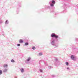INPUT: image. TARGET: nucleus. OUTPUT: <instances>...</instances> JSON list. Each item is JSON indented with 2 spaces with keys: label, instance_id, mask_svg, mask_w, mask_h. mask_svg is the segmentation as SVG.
<instances>
[{
  "label": "nucleus",
  "instance_id": "nucleus-3",
  "mask_svg": "<svg viewBox=\"0 0 78 78\" xmlns=\"http://www.w3.org/2000/svg\"><path fill=\"white\" fill-rule=\"evenodd\" d=\"M71 58L73 60H74V57L73 56V55H71Z\"/></svg>",
  "mask_w": 78,
  "mask_h": 78
},
{
  "label": "nucleus",
  "instance_id": "nucleus-6",
  "mask_svg": "<svg viewBox=\"0 0 78 78\" xmlns=\"http://www.w3.org/2000/svg\"><path fill=\"white\" fill-rule=\"evenodd\" d=\"M21 72H24V69L23 68L21 69Z\"/></svg>",
  "mask_w": 78,
  "mask_h": 78
},
{
  "label": "nucleus",
  "instance_id": "nucleus-2",
  "mask_svg": "<svg viewBox=\"0 0 78 78\" xmlns=\"http://www.w3.org/2000/svg\"><path fill=\"white\" fill-rule=\"evenodd\" d=\"M23 40L22 39H20L19 40V42L20 43H23Z\"/></svg>",
  "mask_w": 78,
  "mask_h": 78
},
{
  "label": "nucleus",
  "instance_id": "nucleus-1",
  "mask_svg": "<svg viewBox=\"0 0 78 78\" xmlns=\"http://www.w3.org/2000/svg\"><path fill=\"white\" fill-rule=\"evenodd\" d=\"M51 37H54L55 38H58V35H56L55 34H52L51 35Z\"/></svg>",
  "mask_w": 78,
  "mask_h": 78
},
{
  "label": "nucleus",
  "instance_id": "nucleus-11",
  "mask_svg": "<svg viewBox=\"0 0 78 78\" xmlns=\"http://www.w3.org/2000/svg\"><path fill=\"white\" fill-rule=\"evenodd\" d=\"M30 59H31V58H28L27 60V61H30Z\"/></svg>",
  "mask_w": 78,
  "mask_h": 78
},
{
  "label": "nucleus",
  "instance_id": "nucleus-10",
  "mask_svg": "<svg viewBox=\"0 0 78 78\" xmlns=\"http://www.w3.org/2000/svg\"><path fill=\"white\" fill-rule=\"evenodd\" d=\"M5 23L6 24H8V21L6 20L5 21Z\"/></svg>",
  "mask_w": 78,
  "mask_h": 78
},
{
  "label": "nucleus",
  "instance_id": "nucleus-7",
  "mask_svg": "<svg viewBox=\"0 0 78 78\" xmlns=\"http://www.w3.org/2000/svg\"><path fill=\"white\" fill-rule=\"evenodd\" d=\"M52 3H53V4H55V1L54 0H53L52 1Z\"/></svg>",
  "mask_w": 78,
  "mask_h": 78
},
{
  "label": "nucleus",
  "instance_id": "nucleus-18",
  "mask_svg": "<svg viewBox=\"0 0 78 78\" xmlns=\"http://www.w3.org/2000/svg\"><path fill=\"white\" fill-rule=\"evenodd\" d=\"M40 72H42V70L40 69Z\"/></svg>",
  "mask_w": 78,
  "mask_h": 78
},
{
  "label": "nucleus",
  "instance_id": "nucleus-9",
  "mask_svg": "<svg viewBox=\"0 0 78 78\" xmlns=\"http://www.w3.org/2000/svg\"><path fill=\"white\" fill-rule=\"evenodd\" d=\"M66 66H69V63L67 62H66Z\"/></svg>",
  "mask_w": 78,
  "mask_h": 78
},
{
  "label": "nucleus",
  "instance_id": "nucleus-17",
  "mask_svg": "<svg viewBox=\"0 0 78 78\" xmlns=\"http://www.w3.org/2000/svg\"><path fill=\"white\" fill-rule=\"evenodd\" d=\"M20 44H17V46H20Z\"/></svg>",
  "mask_w": 78,
  "mask_h": 78
},
{
  "label": "nucleus",
  "instance_id": "nucleus-4",
  "mask_svg": "<svg viewBox=\"0 0 78 78\" xmlns=\"http://www.w3.org/2000/svg\"><path fill=\"white\" fill-rule=\"evenodd\" d=\"M4 67H8V65L7 64H5L4 65Z\"/></svg>",
  "mask_w": 78,
  "mask_h": 78
},
{
  "label": "nucleus",
  "instance_id": "nucleus-15",
  "mask_svg": "<svg viewBox=\"0 0 78 78\" xmlns=\"http://www.w3.org/2000/svg\"><path fill=\"white\" fill-rule=\"evenodd\" d=\"M25 45H28V43H25Z\"/></svg>",
  "mask_w": 78,
  "mask_h": 78
},
{
  "label": "nucleus",
  "instance_id": "nucleus-8",
  "mask_svg": "<svg viewBox=\"0 0 78 78\" xmlns=\"http://www.w3.org/2000/svg\"><path fill=\"white\" fill-rule=\"evenodd\" d=\"M32 48L33 50H35V49H36V47L34 46Z\"/></svg>",
  "mask_w": 78,
  "mask_h": 78
},
{
  "label": "nucleus",
  "instance_id": "nucleus-19",
  "mask_svg": "<svg viewBox=\"0 0 78 78\" xmlns=\"http://www.w3.org/2000/svg\"><path fill=\"white\" fill-rule=\"evenodd\" d=\"M67 69H69V68H67Z\"/></svg>",
  "mask_w": 78,
  "mask_h": 78
},
{
  "label": "nucleus",
  "instance_id": "nucleus-16",
  "mask_svg": "<svg viewBox=\"0 0 78 78\" xmlns=\"http://www.w3.org/2000/svg\"><path fill=\"white\" fill-rule=\"evenodd\" d=\"M51 6H54V5H53V4H51Z\"/></svg>",
  "mask_w": 78,
  "mask_h": 78
},
{
  "label": "nucleus",
  "instance_id": "nucleus-13",
  "mask_svg": "<svg viewBox=\"0 0 78 78\" xmlns=\"http://www.w3.org/2000/svg\"><path fill=\"white\" fill-rule=\"evenodd\" d=\"M39 56H41V55H42V53H39Z\"/></svg>",
  "mask_w": 78,
  "mask_h": 78
},
{
  "label": "nucleus",
  "instance_id": "nucleus-14",
  "mask_svg": "<svg viewBox=\"0 0 78 78\" xmlns=\"http://www.w3.org/2000/svg\"><path fill=\"white\" fill-rule=\"evenodd\" d=\"M2 73V71L0 70V75H1Z\"/></svg>",
  "mask_w": 78,
  "mask_h": 78
},
{
  "label": "nucleus",
  "instance_id": "nucleus-12",
  "mask_svg": "<svg viewBox=\"0 0 78 78\" xmlns=\"http://www.w3.org/2000/svg\"><path fill=\"white\" fill-rule=\"evenodd\" d=\"M15 61H14V60H13V59H12L11 60V62H14Z\"/></svg>",
  "mask_w": 78,
  "mask_h": 78
},
{
  "label": "nucleus",
  "instance_id": "nucleus-5",
  "mask_svg": "<svg viewBox=\"0 0 78 78\" xmlns=\"http://www.w3.org/2000/svg\"><path fill=\"white\" fill-rule=\"evenodd\" d=\"M8 70V69H5L3 70V72H6Z\"/></svg>",
  "mask_w": 78,
  "mask_h": 78
}]
</instances>
